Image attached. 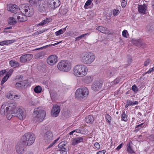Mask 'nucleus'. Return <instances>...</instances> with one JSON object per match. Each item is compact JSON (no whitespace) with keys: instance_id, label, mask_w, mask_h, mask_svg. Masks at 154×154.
<instances>
[{"instance_id":"obj_37","label":"nucleus","mask_w":154,"mask_h":154,"mask_svg":"<svg viewBox=\"0 0 154 154\" xmlns=\"http://www.w3.org/2000/svg\"><path fill=\"white\" fill-rule=\"evenodd\" d=\"M9 77V74H6L2 79V80L1 82V84L2 85L5 82L7 81Z\"/></svg>"},{"instance_id":"obj_43","label":"nucleus","mask_w":154,"mask_h":154,"mask_svg":"<svg viewBox=\"0 0 154 154\" xmlns=\"http://www.w3.org/2000/svg\"><path fill=\"white\" fill-rule=\"evenodd\" d=\"M60 137H59L57 139L55 140L54 142L52 143H51L47 147V149H48L51 147H52L54 145L55 143L57 142V141L59 139Z\"/></svg>"},{"instance_id":"obj_53","label":"nucleus","mask_w":154,"mask_h":154,"mask_svg":"<svg viewBox=\"0 0 154 154\" xmlns=\"http://www.w3.org/2000/svg\"><path fill=\"white\" fill-rule=\"evenodd\" d=\"M150 61L151 60H150L149 59H147L144 62V66H148L149 63Z\"/></svg>"},{"instance_id":"obj_21","label":"nucleus","mask_w":154,"mask_h":154,"mask_svg":"<svg viewBox=\"0 0 154 154\" xmlns=\"http://www.w3.org/2000/svg\"><path fill=\"white\" fill-rule=\"evenodd\" d=\"M96 29L100 31V32L109 34H110V32L108 30V29L105 27H104L101 26H99L97 27Z\"/></svg>"},{"instance_id":"obj_36","label":"nucleus","mask_w":154,"mask_h":154,"mask_svg":"<svg viewBox=\"0 0 154 154\" xmlns=\"http://www.w3.org/2000/svg\"><path fill=\"white\" fill-rule=\"evenodd\" d=\"M42 91V88L39 85L35 87L34 89V91L37 94L40 93Z\"/></svg>"},{"instance_id":"obj_55","label":"nucleus","mask_w":154,"mask_h":154,"mask_svg":"<svg viewBox=\"0 0 154 154\" xmlns=\"http://www.w3.org/2000/svg\"><path fill=\"white\" fill-rule=\"evenodd\" d=\"M94 146L97 149H99L100 147L99 143L97 142H96L94 143Z\"/></svg>"},{"instance_id":"obj_32","label":"nucleus","mask_w":154,"mask_h":154,"mask_svg":"<svg viewBox=\"0 0 154 154\" xmlns=\"http://www.w3.org/2000/svg\"><path fill=\"white\" fill-rule=\"evenodd\" d=\"M18 97L17 95H14L11 93H8L6 95V97L11 100H15L16 99H18L17 98Z\"/></svg>"},{"instance_id":"obj_63","label":"nucleus","mask_w":154,"mask_h":154,"mask_svg":"<svg viewBox=\"0 0 154 154\" xmlns=\"http://www.w3.org/2000/svg\"><path fill=\"white\" fill-rule=\"evenodd\" d=\"M29 3L31 4H33L35 2V0H28Z\"/></svg>"},{"instance_id":"obj_38","label":"nucleus","mask_w":154,"mask_h":154,"mask_svg":"<svg viewBox=\"0 0 154 154\" xmlns=\"http://www.w3.org/2000/svg\"><path fill=\"white\" fill-rule=\"evenodd\" d=\"M59 151H60V154H66V149L65 147L60 148Z\"/></svg>"},{"instance_id":"obj_22","label":"nucleus","mask_w":154,"mask_h":154,"mask_svg":"<svg viewBox=\"0 0 154 154\" xmlns=\"http://www.w3.org/2000/svg\"><path fill=\"white\" fill-rule=\"evenodd\" d=\"M18 9V7L15 5H10L8 6V11L13 13L15 12Z\"/></svg>"},{"instance_id":"obj_30","label":"nucleus","mask_w":154,"mask_h":154,"mask_svg":"<svg viewBox=\"0 0 154 154\" xmlns=\"http://www.w3.org/2000/svg\"><path fill=\"white\" fill-rule=\"evenodd\" d=\"M94 118L93 116L88 115L85 118V121L87 123H92L94 121Z\"/></svg>"},{"instance_id":"obj_44","label":"nucleus","mask_w":154,"mask_h":154,"mask_svg":"<svg viewBox=\"0 0 154 154\" xmlns=\"http://www.w3.org/2000/svg\"><path fill=\"white\" fill-rule=\"evenodd\" d=\"M61 43L60 42H58L56 43H54V44H51V45H46V46H44L43 47H42L40 48H39V49H43V48H47V47H49V46H55V45H56L59 44V43Z\"/></svg>"},{"instance_id":"obj_34","label":"nucleus","mask_w":154,"mask_h":154,"mask_svg":"<svg viewBox=\"0 0 154 154\" xmlns=\"http://www.w3.org/2000/svg\"><path fill=\"white\" fill-rule=\"evenodd\" d=\"M15 112H13L12 111H9V112L6 113V116L7 119L8 120L10 119L13 116H15L14 114Z\"/></svg>"},{"instance_id":"obj_16","label":"nucleus","mask_w":154,"mask_h":154,"mask_svg":"<svg viewBox=\"0 0 154 154\" xmlns=\"http://www.w3.org/2000/svg\"><path fill=\"white\" fill-rule=\"evenodd\" d=\"M14 16L19 22H24L27 20V16L25 15L19 14L18 13H16L14 14Z\"/></svg>"},{"instance_id":"obj_7","label":"nucleus","mask_w":154,"mask_h":154,"mask_svg":"<svg viewBox=\"0 0 154 154\" xmlns=\"http://www.w3.org/2000/svg\"><path fill=\"white\" fill-rule=\"evenodd\" d=\"M89 91L88 89L84 87L81 88H79L75 93V97L80 100L87 97Z\"/></svg>"},{"instance_id":"obj_18","label":"nucleus","mask_w":154,"mask_h":154,"mask_svg":"<svg viewBox=\"0 0 154 154\" xmlns=\"http://www.w3.org/2000/svg\"><path fill=\"white\" fill-rule=\"evenodd\" d=\"M27 83V81L26 80L18 82L15 84L14 87L17 89H19L20 88H23L25 86Z\"/></svg>"},{"instance_id":"obj_54","label":"nucleus","mask_w":154,"mask_h":154,"mask_svg":"<svg viewBox=\"0 0 154 154\" xmlns=\"http://www.w3.org/2000/svg\"><path fill=\"white\" fill-rule=\"evenodd\" d=\"M126 103H128L130 106L134 105L133 102L129 100H127Z\"/></svg>"},{"instance_id":"obj_35","label":"nucleus","mask_w":154,"mask_h":154,"mask_svg":"<svg viewBox=\"0 0 154 154\" xmlns=\"http://www.w3.org/2000/svg\"><path fill=\"white\" fill-rule=\"evenodd\" d=\"M92 80V79L91 76H86L84 79V82L87 84L91 83Z\"/></svg>"},{"instance_id":"obj_8","label":"nucleus","mask_w":154,"mask_h":154,"mask_svg":"<svg viewBox=\"0 0 154 154\" xmlns=\"http://www.w3.org/2000/svg\"><path fill=\"white\" fill-rule=\"evenodd\" d=\"M60 5L59 0H49L47 3V8L49 10H54Z\"/></svg>"},{"instance_id":"obj_42","label":"nucleus","mask_w":154,"mask_h":154,"mask_svg":"<svg viewBox=\"0 0 154 154\" xmlns=\"http://www.w3.org/2000/svg\"><path fill=\"white\" fill-rule=\"evenodd\" d=\"M127 151L130 153H132L134 152L133 150L132 149L130 146V143H129L127 145Z\"/></svg>"},{"instance_id":"obj_40","label":"nucleus","mask_w":154,"mask_h":154,"mask_svg":"<svg viewBox=\"0 0 154 154\" xmlns=\"http://www.w3.org/2000/svg\"><path fill=\"white\" fill-rule=\"evenodd\" d=\"M145 125L146 123H142L138 125H137L135 128H138V129H137L136 130L138 131L139 130L145 127Z\"/></svg>"},{"instance_id":"obj_3","label":"nucleus","mask_w":154,"mask_h":154,"mask_svg":"<svg viewBox=\"0 0 154 154\" xmlns=\"http://www.w3.org/2000/svg\"><path fill=\"white\" fill-rule=\"evenodd\" d=\"M35 139V135L32 133H27L22 137L21 141L27 146H30L34 142Z\"/></svg>"},{"instance_id":"obj_26","label":"nucleus","mask_w":154,"mask_h":154,"mask_svg":"<svg viewBox=\"0 0 154 154\" xmlns=\"http://www.w3.org/2000/svg\"><path fill=\"white\" fill-rule=\"evenodd\" d=\"M135 42V45L139 47L142 48H144L146 47L145 43L141 40H136Z\"/></svg>"},{"instance_id":"obj_5","label":"nucleus","mask_w":154,"mask_h":154,"mask_svg":"<svg viewBox=\"0 0 154 154\" xmlns=\"http://www.w3.org/2000/svg\"><path fill=\"white\" fill-rule=\"evenodd\" d=\"M19 9L22 13L27 17H30L33 14V10L32 6L25 4L19 6Z\"/></svg>"},{"instance_id":"obj_51","label":"nucleus","mask_w":154,"mask_h":154,"mask_svg":"<svg viewBox=\"0 0 154 154\" xmlns=\"http://www.w3.org/2000/svg\"><path fill=\"white\" fill-rule=\"evenodd\" d=\"M71 114V113L70 112L67 110L65 112L64 115L65 117H68L70 116Z\"/></svg>"},{"instance_id":"obj_19","label":"nucleus","mask_w":154,"mask_h":154,"mask_svg":"<svg viewBox=\"0 0 154 154\" xmlns=\"http://www.w3.org/2000/svg\"><path fill=\"white\" fill-rule=\"evenodd\" d=\"M102 84L99 82H97L92 86V89L95 91H99L102 87Z\"/></svg>"},{"instance_id":"obj_48","label":"nucleus","mask_w":154,"mask_h":154,"mask_svg":"<svg viewBox=\"0 0 154 154\" xmlns=\"http://www.w3.org/2000/svg\"><path fill=\"white\" fill-rule=\"evenodd\" d=\"M64 33V32L63 31L62 29H60L59 30L55 32V34L56 36H58L63 33Z\"/></svg>"},{"instance_id":"obj_61","label":"nucleus","mask_w":154,"mask_h":154,"mask_svg":"<svg viewBox=\"0 0 154 154\" xmlns=\"http://www.w3.org/2000/svg\"><path fill=\"white\" fill-rule=\"evenodd\" d=\"M128 64H127V66L129 65L132 62V58L131 57H130L128 59Z\"/></svg>"},{"instance_id":"obj_39","label":"nucleus","mask_w":154,"mask_h":154,"mask_svg":"<svg viewBox=\"0 0 154 154\" xmlns=\"http://www.w3.org/2000/svg\"><path fill=\"white\" fill-rule=\"evenodd\" d=\"M92 1L91 0H88L85 3L84 6V8L85 9L88 8V6L91 4Z\"/></svg>"},{"instance_id":"obj_46","label":"nucleus","mask_w":154,"mask_h":154,"mask_svg":"<svg viewBox=\"0 0 154 154\" xmlns=\"http://www.w3.org/2000/svg\"><path fill=\"white\" fill-rule=\"evenodd\" d=\"M87 33H85V34H82L81 35L78 36V37H76L75 38V41H79L80 39H82L83 37H84L85 35H87Z\"/></svg>"},{"instance_id":"obj_13","label":"nucleus","mask_w":154,"mask_h":154,"mask_svg":"<svg viewBox=\"0 0 154 154\" xmlns=\"http://www.w3.org/2000/svg\"><path fill=\"white\" fill-rule=\"evenodd\" d=\"M57 57L54 55L50 56L47 59V62L49 65L52 66L55 64L57 61Z\"/></svg>"},{"instance_id":"obj_14","label":"nucleus","mask_w":154,"mask_h":154,"mask_svg":"<svg viewBox=\"0 0 154 154\" xmlns=\"http://www.w3.org/2000/svg\"><path fill=\"white\" fill-rule=\"evenodd\" d=\"M44 139L45 142L47 143H48L53 139V135L50 131H48L45 134Z\"/></svg>"},{"instance_id":"obj_59","label":"nucleus","mask_w":154,"mask_h":154,"mask_svg":"<svg viewBox=\"0 0 154 154\" xmlns=\"http://www.w3.org/2000/svg\"><path fill=\"white\" fill-rule=\"evenodd\" d=\"M122 143H121L116 148V149L117 150H119L122 147Z\"/></svg>"},{"instance_id":"obj_2","label":"nucleus","mask_w":154,"mask_h":154,"mask_svg":"<svg viewBox=\"0 0 154 154\" xmlns=\"http://www.w3.org/2000/svg\"><path fill=\"white\" fill-rule=\"evenodd\" d=\"M82 62L85 64H90L95 60V56L92 53L85 52L82 53L80 57Z\"/></svg>"},{"instance_id":"obj_49","label":"nucleus","mask_w":154,"mask_h":154,"mask_svg":"<svg viewBox=\"0 0 154 154\" xmlns=\"http://www.w3.org/2000/svg\"><path fill=\"white\" fill-rule=\"evenodd\" d=\"M120 81L119 79V78H117L115 79L112 83V85H116L119 83Z\"/></svg>"},{"instance_id":"obj_56","label":"nucleus","mask_w":154,"mask_h":154,"mask_svg":"<svg viewBox=\"0 0 154 154\" xmlns=\"http://www.w3.org/2000/svg\"><path fill=\"white\" fill-rule=\"evenodd\" d=\"M127 31L126 30H124L122 32V35L125 37H127L126 33Z\"/></svg>"},{"instance_id":"obj_17","label":"nucleus","mask_w":154,"mask_h":154,"mask_svg":"<svg viewBox=\"0 0 154 154\" xmlns=\"http://www.w3.org/2000/svg\"><path fill=\"white\" fill-rule=\"evenodd\" d=\"M9 112L8 107L7 103H4L2 105L0 109V113L2 115H4L7 113Z\"/></svg>"},{"instance_id":"obj_10","label":"nucleus","mask_w":154,"mask_h":154,"mask_svg":"<svg viewBox=\"0 0 154 154\" xmlns=\"http://www.w3.org/2000/svg\"><path fill=\"white\" fill-rule=\"evenodd\" d=\"M36 7L38 10L40 12H43L46 11L47 5L44 3L43 1L39 0L37 2Z\"/></svg>"},{"instance_id":"obj_28","label":"nucleus","mask_w":154,"mask_h":154,"mask_svg":"<svg viewBox=\"0 0 154 154\" xmlns=\"http://www.w3.org/2000/svg\"><path fill=\"white\" fill-rule=\"evenodd\" d=\"M9 63L11 67L14 68L18 67L20 65V63L14 60H11L10 61Z\"/></svg>"},{"instance_id":"obj_27","label":"nucleus","mask_w":154,"mask_h":154,"mask_svg":"<svg viewBox=\"0 0 154 154\" xmlns=\"http://www.w3.org/2000/svg\"><path fill=\"white\" fill-rule=\"evenodd\" d=\"M51 20V19L50 18H47L43 20L42 21L40 22L37 25V26H43L46 24L48 23Z\"/></svg>"},{"instance_id":"obj_58","label":"nucleus","mask_w":154,"mask_h":154,"mask_svg":"<svg viewBox=\"0 0 154 154\" xmlns=\"http://www.w3.org/2000/svg\"><path fill=\"white\" fill-rule=\"evenodd\" d=\"M25 154H33V153L31 150H28L26 152Z\"/></svg>"},{"instance_id":"obj_6","label":"nucleus","mask_w":154,"mask_h":154,"mask_svg":"<svg viewBox=\"0 0 154 154\" xmlns=\"http://www.w3.org/2000/svg\"><path fill=\"white\" fill-rule=\"evenodd\" d=\"M57 67L58 69L61 71L67 72L71 69V63L68 60H62L58 63Z\"/></svg>"},{"instance_id":"obj_31","label":"nucleus","mask_w":154,"mask_h":154,"mask_svg":"<svg viewBox=\"0 0 154 154\" xmlns=\"http://www.w3.org/2000/svg\"><path fill=\"white\" fill-rule=\"evenodd\" d=\"M15 17L14 16L13 17H10L9 18L8 23L10 25H14L17 23V21H16Z\"/></svg>"},{"instance_id":"obj_29","label":"nucleus","mask_w":154,"mask_h":154,"mask_svg":"<svg viewBox=\"0 0 154 154\" xmlns=\"http://www.w3.org/2000/svg\"><path fill=\"white\" fill-rule=\"evenodd\" d=\"M15 42V40L13 39L5 40L0 42V45H4L12 44Z\"/></svg>"},{"instance_id":"obj_45","label":"nucleus","mask_w":154,"mask_h":154,"mask_svg":"<svg viewBox=\"0 0 154 154\" xmlns=\"http://www.w3.org/2000/svg\"><path fill=\"white\" fill-rule=\"evenodd\" d=\"M105 117L108 122L109 124H110L111 123V116L109 114H106L105 115Z\"/></svg>"},{"instance_id":"obj_52","label":"nucleus","mask_w":154,"mask_h":154,"mask_svg":"<svg viewBox=\"0 0 154 154\" xmlns=\"http://www.w3.org/2000/svg\"><path fill=\"white\" fill-rule=\"evenodd\" d=\"M132 89L134 92L136 93L137 92L138 90V89L137 88V87L136 86V85H134L132 86Z\"/></svg>"},{"instance_id":"obj_12","label":"nucleus","mask_w":154,"mask_h":154,"mask_svg":"<svg viewBox=\"0 0 154 154\" xmlns=\"http://www.w3.org/2000/svg\"><path fill=\"white\" fill-rule=\"evenodd\" d=\"M60 110V107L57 105H54L51 111V115L53 117H56L59 115Z\"/></svg>"},{"instance_id":"obj_25","label":"nucleus","mask_w":154,"mask_h":154,"mask_svg":"<svg viewBox=\"0 0 154 154\" xmlns=\"http://www.w3.org/2000/svg\"><path fill=\"white\" fill-rule=\"evenodd\" d=\"M83 139L82 137H78L74 139L72 142V144L73 146H75L78 143L82 142Z\"/></svg>"},{"instance_id":"obj_23","label":"nucleus","mask_w":154,"mask_h":154,"mask_svg":"<svg viewBox=\"0 0 154 154\" xmlns=\"http://www.w3.org/2000/svg\"><path fill=\"white\" fill-rule=\"evenodd\" d=\"M7 105L8 107L9 111H12L13 112H15L14 110L15 109L17 106L16 104L15 103H7Z\"/></svg>"},{"instance_id":"obj_33","label":"nucleus","mask_w":154,"mask_h":154,"mask_svg":"<svg viewBox=\"0 0 154 154\" xmlns=\"http://www.w3.org/2000/svg\"><path fill=\"white\" fill-rule=\"evenodd\" d=\"M45 53L43 51L38 53L35 55V58H42L44 56Z\"/></svg>"},{"instance_id":"obj_4","label":"nucleus","mask_w":154,"mask_h":154,"mask_svg":"<svg viewBox=\"0 0 154 154\" xmlns=\"http://www.w3.org/2000/svg\"><path fill=\"white\" fill-rule=\"evenodd\" d=\"M46 114V112L44 110L35 108L33 112V116L35 120L40 122L43 121Z\"/></svg>"},{"instance_id":"obj_57","label":"nucleus","mask_w":154,"mask_h":154,"mask_svg":"<svg viewBox=\"0 0 154 154\" xmlns=\"http://www.w3.org/2000/svg\"><path fill=\"white\" fill-rule=\"evenodd\" d=\"M105 152L106 151L105 150H103L98 152H97V154H104Z\"/></svg>"},{"instance_id":"obj_11","label":"nucleus","mask_w":154,"mask_h":154,"mask_svg":"<svg viewBox=\"0 0 154 154\" xmlns=\"http://www.w3.org/2000/svg\"><path fill=\"white\" fill-rule=\"evenodd\" d=\"M15 116H17L20 120H23L26 116V113L24 112L23 110L20 108L17 109L16 112L14 114Z\"/></svg>"},{"instance_id":"obj_20","label":"nucleus","mask_w":154,"mask_h":154,"mask_svg":"<svg viewBox=\"0 0 154 154\" xmlns=\"http://www.w3.org/2000/svg\"><path fill=\"white\" fill-rule=\"evenodd\" d=\"M147 8V6L145 4L138 5V12L141 14H145Z\"/></svg>"},{"instance_id":"obj_50","label":"nucleus","mask_w":154,"mask_h":154,"mask_svg":"<svg viewBox=\"0 0 154 154\" xmlns=\"http://www.w3.org/2000/svg\"><path fill=\"white\" fill-rule=\"evenodd\" d=\"M119 11L118 10L115 9L113 10V14L114 16H116L119 14Z\"/></svg>"},{"instance_id":"obj_41","label":"nucleus","mask_w":154,"mask_h":154,"mask_svg":"<svg viewBox=\"0 0 154 154\" xmlns=\"http://www.w3.org/2000/svg\"><path fill=\"white\" fill-rule=\"evenodd\" d=\"M122 120L126 122L128 119L125 112H123L122 114Z\"/></svg>"},{"instance_id":"obj_9","label":"nucleus","mask_w":154,"mask_h":154,"mask_svg":"<svg viewBox=\"0 0 154 154\" xmlns=\"http://www.w3.org/2000/svg\"><path fill=\"white\" fill-rule=\"evenodd\" d=\"M27 146L21 140L18 143L16 146V149L17 152L19 154H23L24 149Z\"/></svg>"},{"instance_id":"obj_60","label":"nucleus","mask_w":154,"mask_h":154,"mask_svg":"<svg viewBox=\"0 0 154 154\" xmlns=\"http://www.w3.org/2000/svg\"><path fill=\"white\" fill-rule=\"evenodd\" d=\"M154 71L153 68H152L150 69L148 71L146 72V73H150L151 72H152V71Z\"/></svg>"},{"instance_id":"obj_24","label":"nucleus","mask_w":154,"mask_h":154,"mask_svg":"<svg viewBox=\"0 0 154 154\" xmlns=\"http://www.w3.org/2000/svg\"><path fill=\"white\" fill-rule=\"evenodd\" d=\"M116 70L115 68H112L106 71L107 76L110 77L113 76L116 73Z\"/></svg>"},{"instance_id":"obj_64","label":"nucleus","mask_w":154,"mask_h":154,"mask_svg":"<svg viewBox=\"0 0 154 154\" xmlns=\"http://www.w3.org/2000/svg\"><path fill=\"white\" fill-rule=\"evenodd\" d=\"M72 131H73V133L75 132H77V133H79V131H80V130L79 129H76V130H73Z\"/></svg>"},{"instance_id":"obj_47","label":"nucleus","mask_w":154,"mask_h":154,"mask_svg":"<svg viewBox=\"0 0 154 154\" xmlns=\"http://www.w3.org/2000/svg\"><path fill=\"white\" fill-rule=\"evenodd\" d=\"M66 142L65 141H63L60 143L58 145V146L60 148L64 147L66 145Z\"/></svg>"},{"instance_id":"obj_15","label":"nucleus","mask_w":154,"mask_h":154,"mask_svg":"<svg viewBox=\"0 0 154 154\" xmlns=\"http://www.w3.org/2000/svg\"><path fill=\"white\" fill-rule=\"evenodd\" d=\"M33 57L32 54H26L20 57V61L22 63H25L30 60Z\"/></svg>"},{"instance_id":"obj_62","label":"nucleus","mask_w":154,"mask_h":154,"mask_svg":"<svg viewBox=\"0 0 154 154\" xmlns=\"http://www.w3.org/2000/svg\"><path fill=\"white\" fill-rule=\"evenodd\" d=\"M6 71L5 70H3L0 71V76L6 72Z\"/></svg>"},{"instance_id":"obj_1","label":"nucleus","mask_w":154,"mask_h":154,"mask_svg":"<svg viewBox=\"0 0 154 154\" xmlns=\"http://www.w3.org/2000/svg\"><path fill=\"white\" fill-rule=\"evenodd\" d=\"M88 70V68L85 65L79 64L76 65L74 67L73 72L75 76L82 77L87 74Z\"/></svg>"}]
</instances>
